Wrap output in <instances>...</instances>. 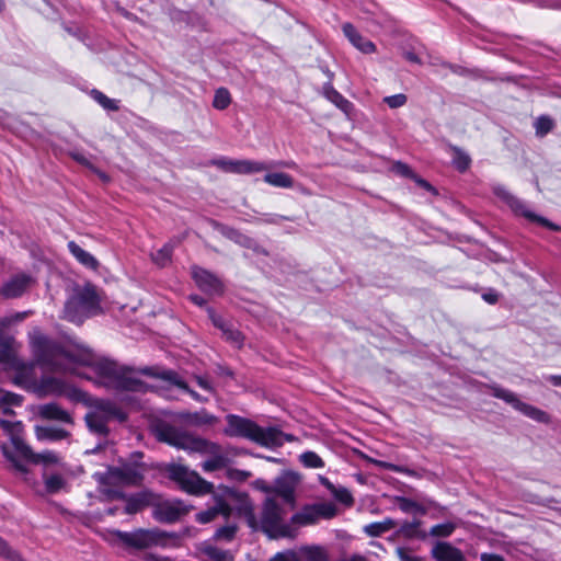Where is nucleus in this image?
<instances>
[{"label": "nucleus", "instance_id": "obj_18", "mask_svg": "<svg viewBox=\"0 0 561 561\" xmlns=\"http://www.w3.org/2000/svg\"><path fill=\"white\" fill-rule=\"evenodd\" d=\"M38 392L44 396H67L72 397L75 389L62 379L51 376L41 378L37 386Z\"/></svg>", "mask_w": 561, "mask_h": 561}, {"label": "nucleus", "instance_id": "obj_64", "mask_svg": "<svg viewBox=\"0 0 561 561\" xmlns=\"http://www.w3.org/2000/svg\"><path fill=\"white\" fill-rule=\"evenodd\" d=\"M547 380L556 387H561V375H550Z\"/></svg>", "mask_w": 561, "mask_h": 561}, {"label": "nucleus", "instance_id": "obj_15", "mask_svg": "<svg viewBox=\"0 0 561 561\" xmlns=\"http://www.w3.org/2000/svg\"><path fill=\"white\" fill-rule=\"evenodd\" d=\"M35 284L34 278L25 273L15 274L10 277L1 287L0 295L5 299L21 297Z\"/></svg>", "mask_w": 561, "mask_h": 561}, {"label": "nucleus", "instance_id": "obj_60", "mask_svg": "<svg viewBox=\"0 0 561 561\" xmlns=\"http://www.w3.org/2000/svg\"><path fill=\"white\" fill-rule=\"evenodd\" d=\"M28 312H20V313H16L14 314L13 317L11 318H7L2 321V324L3 325H7V324H11L13 322H18V321H22L24 320L26 317H27Z\"/></svg>", "mask_w": 561, "mask_h": 561}, {"label": "nucleus", "instance_id": "obj_44", "mask_svg": "<svg viewBox=\"0 0 561 561\" xmlns=\"http://www.w3.org/2000/svg\"><path fill=\"white\" fill-rule=\"evenodd\" d=\"M455 528L456 525L450 522L438 524L431 528L430 535L433 537H448L454 533Z\"/></svg>", "mask_w": 561, "mask_h": 561}, {"label": "nucleus", "instance_id": "obj_22", "mask_svg": "<svg viewBox=\"0 0 561 561\" xmlns=\"http://www.w3.org/2000/svg\"><path fill=\"white\" fill-rule=\"evenodd\" d=\"M435 561H466L462 551L449 542L439 541L432 549Z\"/></svg>", "mask_w": 561, "mask_h": 561}, {"label": "nucleus", "instance_id": "obj_59", "mask_svg": "<svg viewBox=\"0 0 561 561\" xmlns=\"http://www.w3.org/2000/svg\"><path fill=\"white\" fill-rule=\"evenodd\" d=\"M194 379L196 381V383L204 390L206 391H209V392H213L214 391V388L213 386L210 385V382L205 378V377H202V376H194Z\"/></svg>", "mask_w": 561, "mask_h": 561}, {"label": "nucleus", "instance_id": "obj_32", "mask_svg": "<svg viewBox=\"0 0 561 561\" xmlns=\"http://www.w3.org/2000/svg\"><path fill=\"white\" fill-rule=\"evenodd\" d=\"M264 182L282 188H290L294 186V179L284 172H273L264 175Z\"/></svg>", "mask_w": 561, "mask_h": 561}, {"label": "nucleus", "instance_id": "obj_63", "mask_svg": "<svg viewBox=\"0 0 561 561\" xmlns=\"http://www.w3.org/2000/svg\"><path fill=\"white\" fill-rule=\"evenodd\" d=\"M482 298L489 304H495L499 300V295L496 293H486L483 294Z\"/></svg>", "mask_w": 561, "mask_h": 561}, {"label": "nucleus", "instance_id": "obj_4", "mask_svg": "<svg viewBox=\"0 0 561 561\" xmlns=\"http://www.w3.org/2000/svg\"><path fill=\"white\" fill-rule=\"evenodd\" d=\"M0 449L3 457L10 462L11 468L21 474L28 473V468L24 462L55 465L60 460V457L51 450L34 453L22 438L14 439V451L4 443L0 445Z\"/></svg>", "mask_w": 561, "mask_h": 561}, {"label": "nucleus", "instance_id": "obj_8", "mask_svg": "<svg viewBox=\"0 0 561 561\" xmlns=\"http://www.w3.org/2000/svg\"><path fill=\"white\" fill-rule=\"evenodd\" d=\"M89 430L101 436H106L108 433L107 423L111 420L124 422L126 414L110 400H95L90 408V411L84 416Z\"/></svg>", "mask_w": 561, "mask_h": 561}, {"label": "nucleus", "instance_id": "obj_41", "mask_svg": "<svg viewBox=\"0 0 561 561\" xmlns=\"http://www.w3.org/2000/svg\"><path fill=\"white\" fill-rule=\"evenodd\" d=\"M205 554L207 556V561H232V556L228 551H224L216 547H207L205 548Z\"/></svg>", "mask_w": 561, "mask_h": 561}, {"label": "nucleus", "instance_id": "obj_9", "mask_svg": "<svg viewBox=\"0 0 561 561\" xmlns=\"http://www.w3.org/2000/svg\"><path fill=\"white\" fill-rule=\"evenodd\" d=\"M142 480V472L137 466L124 465L118 468L110 469L100 492L108 500L124 497V494L110 484L136 485Z\"/></svg>", "mask_w": 561, "mask_h": 561}, {"label": "nucleus", "instance_id": "obj_30", "mask_svg": "<svg viewBox=\"0 0 561 561\" xmlns=\"http://www.w3.org/2000/svg\"><path fill=\"white\" fill-rule=\"evenodd\" d=\"M325 98L332 102L336 107L343 111L345 114H348L352 110V103L346 100L340 92H337L331 85L324 88Z\"/></svg>", "mask_w": 561, "mask_h": 561}, {"label": "nucleus", "instance_id": "obj_54", "mask_svg": "<svg viewBox=\"0 0 561 561\" xmlns=\"http://www.w3.org/2000/svg\"><path fill=\"white\" fill-rule=\"evenodd\" d=\"M552 128V121L548 117H540L536 123L538 134L545 135Z\"/></svg>", "mask_w": 561, "mask_h": 561}, {"label": "nucleus", "instance_id": "obj_45", "mask_svg": "<svg viewBox=\"0 0 561 561\" xmlns=\"http://www.w3.org/2000/svg\"><path fill=\"white\" fill-rule=\"evenodd\" d=\"M300 460L308 468H321L324 466L322 459L313 451L304 453L300 456Z\"/></svg>", "mask_w": 561, "mask_h": 561}, {"label": "nucleus", "instance_id": "obj_1", "mask_svg": "<svg viewBox=\"0 0 561 561\" xmlns=\"http://www.w3.org/2000/svg\"><path fill=\"white\" fill-rule=\"evenodd\" d=\"M36 360L54 373H76V366H88L96 376V382L114 390L142 392L147 386L137 374L115 362L98 357L89 348L76 344H60L39 332L31 336Z\"/></svg>", "mask_w": 561, "mask_h": 561}, {"label": "nucleus", "instance_id": "obj_6", "mask_svg": "<svg viewBox=\"0 0 561 561\" xmlns=\"http://www.w3.org/2000/svg\"><path fill=\"white\" fill-rule=\"evenodd\" d=\"M100 310V298L95 287L87 285L73 290L65 305L64 316L73 323H81L85 318Z\"/></svg>", "mask_w": 561, "mask_h": 561}, {"label": "nucleus", "instance_id": "obj_51", "mask_svg": "<svg viewBox=\"0 0 561 561\" xmlns=\"http://www.w3.org/2000/svg\"><path fill=\"white\" fill-rule=\"evenodd\" d=\"M215 421H216V417L206 412L195 413L191 417V422L194 424H213Z\"/></svg>", "mask_w": 561, "mask_h": 561}, {"label": "nucleus", "instance_id": "obj_27", "mask_svg": "<svg viewBox=\"0 0 561 561\" xmlns=\"http://www.w3.org/2000/svg\"><path fill=\"white\" fill-rule=\"evenodd\" d=\"M178 243H179L178 240H170L157 252L151 253L152 262L160 267H164L168 264H170L173 250Z\"/></svg>", "mask_w": 561, "mask_h": 561}, {"label": "nucleus", "instance_id": "obj_17", "mask_svg": "<svg viewBox=\"0 0 561 561\" xmlns=\"http://www.w3.org/2000/svg\"><path fill=\"white\" fill-rule=\"evenodd\" d=\"M192 275L199 289H202L206 294H222L224 284L216 275L201 267H194L192 271Z\"/></svg>", "mask_w": 561, "mask_h": 561}, {"label": "nucleus", "instance_id": "obj_55", "mask_svg": "<svg viewBox=\"0 0 561 561\" xmlns=\"http://www.w3.org/2000/svg\"><path fill=\"white\" fill-rule=\"evenodd\" d=\"M209 318L215 327L220 329L222 332L225 329L229 327V324L218 314H216L213 310H208Z\"/></svg>", "mask_w": 561, "mask_h": 561}, {"label": "nucleus", "instance_id": "obj_23", "mask_svg": "<svg viewBox=\"0 0 561 561\" xmlns=\"http://www.w3.org/2000/svg\"><path fill=\"white\" fill-rule=\"evenodd\" d=\"M39 414L42 417L47 420H56L68 424L72 423V417L70 414L56 403L42 405L39 409Z\"/></svg>", "mask_w": 561, "mask_h": 561}, {"label": "nucleus", "instance_id": "obj_2", "mask_svg": "<svg viewBox=\"0 0 561 561\" xmlns=\"http://www.w3.org/2000/svg\"><path fill=\"white\" fill-rule=\"evenodd\" d=\"M159 438L176 448L207 456L208 458L202 463V468L206 472L228 467L233 458L242 454L241 450L234 447H222L216 443L194 436L186 431L170 425L160 428Z\"/></svg>", "mask_w": 561, "mask_h": 561}, {"label": "nucleus", "instance_id": "obj_7", "mask_svg": "<svg viewBox=\"0 0 561 561\" xmlns=\"http://www.w3.org/2000/svg\"><path fill=\"white\" fill-rule=\"evenodd\" d=\"M287 510L275 496L265 500L261 516V528L271 538L293 537L294 530L286 523Z\"/></svg>", "mask_w": 561, "mask_h": 561}, {"label": "nucleus", "instance_id": "obj_37", "mask_svg": "<svg viewBox=\"0 0 561 561\" xmlns=\"http://www.w3.org/2000/svg\"><path fill=\"white\" fill-rule=\"evenodd\" d=\"M451 151L454 165L461 172L466 171L471 162L470 157L457 147H453Z\"/></svg>", "mask_w": 561, "mask_h": 561}, {"label": "nucleus", "instance_id": "obj_39", "mask_svg": "<svg viewBox=\"0 0 561 561\" xmlns=\"http://www.w3.org/2000/svg\"><path fill=\"white\" fill-rule=\"evenodd\" d=\"M421 520H413L411 523H404L400 528V534L408 538L420 537L424 538L426 535L420 531Z\"/></svg>", "mask_w": 561, "mask_h": 561}, {"label": "nucleus", "instance_id": "obj_16", "mask_svg": "<svg viewBox=\"0 0 561 561\" xmlns=\"http://www.w3.org/2000/svg\"><path fill=\"white\" fill-rule=\"evenodd\" d=\"M187 512L181 501H165L154 507L153 517L161 523H174Z\"/></svg>", "mask_w": 561, "mask_h": 561}, {"label": "nucleus", "instance_id": "obj_26", "mask_svg": "<svg viewBox=\"0 0 561 561\" xmlns=\"http://www.w3.org/2000/svg\"><path fill=\"white\" fill-rule=\"evenodd\" d=\"M68 249L70 253L88 268L95 270L99 265L96 259L78 245L75 241L68 242Z\"/></svg>", "mask_w": 561, "mask_h": 561}, {"label": "nucleus", "instance_id": "obj_5", "mask_svg": "<svg viewBox=\"0 0 561 561\" xmlns=\"http://www.w3.org/2000/svg\"><path fill=\"white\" fill-rule=\"evenodd\" d=\"M113 535L127 548L145 550L152 547H170L176 545L178 536L159 528H138L134 531L114 530Z\"/></svg>", "mask_w": 561, "mask_h": 561}, {"label": "nucleus", "instance_id": "obj_48", "mask_svg": "<svg viewBox=\"0 0 561 561\" xmlns=\"http://www.w3.org/2000/svg\"><path fill=\"white\" fill-rule=\"evenodd\" d=\"M408 101V98L403 93L386 96L383 99V102L390 107V108H398L403 105H405Z\"/></svg>", "mask_w": 561, "mask_h": 561}, {"label": "nucleus", "instance_id": "obj_58", "mask_svg": "<svg viewBox=\"0 0 561 561\" xmlns=\"http://www.w3.org/2000/svg\"><path fill=\"white\" fill-rule=\"evenodd\" d=\"M228 476L232 479L244 481L249 477H251V473L249 471L238 470V469H230L228 470Z\"/></svg>", "mask_w": 561, "mask_h": 561}, {"label": "nucleus", "instance_id": "obj_13", "mask_svg": "<svg viewBox=\"0 0 561 561\" xmlns=\"http://www.w3.org/2000/svg\"><path fill=\"white\" fill-rule=\"evenodd\" d=\"M224 500L230 503L231 514L236 513L238 516L244 517L251 528H256L254 506L248 494L228 490Z\"/></svg>", "mask_w": 561, "mask_h": 561}, {"label": "nucleus", "instance_id": "obj_3", "mask_svg": "<svg viewBox=\"0 0 561 561\" xmlns=\"http://www.w3.org/2000/svg\"><path fill=\"white\" fill-rule=\"evenodd\" d=\"M225 434L231 437H243L264 447H278L284 444V440H291V436L275 427L263 428L249 419L233 414L227 416Z\"/></svg>", "mask_w": 561, "mask_h": 561}, {"label": "nucleus", "instance_id": "obj_29", "mask_svg": "<svg viewBox=\"0 0 561 561\" xmlns=\"http://www.w3.org/2000/svg\"><path fill=\"white\" fill-rule=\"evenodd\" d=\"M272 167H274V164H266L264 162L252 161V160H238V163L234 164V173H238V174L259 173V172L265 171Z\"/></svg>", "mask_w": 561, "mask_h": 561}, {"label": "nucleus", "instance_id": "obj_28", "mask_svg": "<svg viewBox=\"0 0 561 561\" xmlns=\"http://www.w3.org/2000/svg\"><path fill=\"white\" fill-rule=\"evenodd\" d=\"M20 404V396L0 389V417L12 415V408Z\"/></svg>", "mask_w": 561, "mask_h": 561}, {"label": "nucleus", "instance_id": "obj_61", "mask_svg": "<svg viewBox=\"0 0 561 561\" xmlns=\"http://www.w3.org/2000/svg\"><path fill=\"white\" fill-rule=\"evenodd\" d=\"M337 499L345 503V504H352L353 502V497L352 495L350 494V492L347 490H341L339 493H337Z\"/></svg>", "mask_w": 561, "mask_h": 561}, {"label": "nucleus", "instance_id": "obj_19", "mask_svg": "<svg viewBox=\"0 0 561 561\" xmlns=\"http://www.w3.org/2000/svg\"><path fill=\"white\" fill-rule=\"evenodd\" d=\"M295 484L296 480L293 474H284L276 479L275 485L273 490L270 488H264V491L271 492L273 491L275 495L279 496L284 504L288 506L289 508H293L294 506V491H295Z\"/></svg>", "mask_w": 561, "mask_h": 561}, {"label": "nucleus", "instance_id": "obj_10", "mask_svg": "<svg viewBox=\"0 0 561 561\" xmlns=\"http://www.w3.org/2000/svg\"><path fill=\"white\" fill-rule=\"evenodd\" d=\"M169 478L176 482L180 488L194 495H202L211 492L213 484L203 479L195 471L188 470L181 465H171L168 468Z\"/></svg>", "mask_w": 561, "mask_h": 561}, {"label": "nucleus", "instance_id": "obj_21", "mask_svg": "<svg viewBox=\"0 0 561 561\" xmlns=\"http://www.w3.org/2000/svg\"><path fill=\"white\" fill-rule=\"evenodd\" d=\"M342 31L351 44L359 51L364 54H373L376 51L375 44L362 36L351 23L343 24Z\"/></svg>", "mask_w": 561, "mask_h": 561}, {"label": "nucleus", "instance_id": "obj_46", "mask_svg": "<svg viewBox=\"0 0 561 561\" xmlns=\"http://www.w3.org/2000/svg\"><path fill=\"white\" fill-rule=\"evenodd\" d=\"M399 507L401 511L405 513L415 512L420 514H425V508L415 503L414 501H411L405 497L399 499Z\"/></svg>", "mask_w": 561, "mask_h": 561}, {"label": "nucleus", "instance_id": "obj_25", "mask_svg": "<svg viewBox=\"0 0 561 561\" xmlns=\"http://www.w3.org/2000/svg\"><path fill=\"white\" fill-rule=\"evenodd\" d=\"M36 437L39 440H61L69 437V432L57 426H36L35 427Z\"/></svg>", "mask_w": 561, "mask_h": 561}, {"label": "nucleus", "instance_id": "obj_43", "mask_svg": "<svg viewBox=\"0 0 561 561\" xmlns=\"http://www.w3.org/2000/svg\"><path fill=\"white\" fill-rule=\"evenodd\" d=\"M0 557L9 561H23L21 554L12 549L2 537H0Z\"/></svg>", "mask_w": 561, "mask_h": 561}, {"label": "nucleus", "instance_id": "obj_33", "mask_svg": "<svg viewBox=\"0 0 561 561\" xmlns=\"http://www.w3.org/2000/svg\"><path fill=\"white\" fill-rule=\"evenodd\" d=\"M220 231L228 239H230V240L234 241L236 243H239L243 247L251 248L254 243L251 238L242 234L241 232H239L238 230H236L233 228L221 226Z\"/></svg>", "mask_w": 561, "mask_h": 561}, {"label": "nucleus", "instance_id": "obj_35", "mask_svg": "<svg viewBox=\"0 0 561 561\" xmlns=\"http://www.w3.org/2000/svg\"><path fill=\"white\" fill-rule=\"evenodd\" d=\"M319 518V514L317 513L316 505L311 507H306L302 512L295 514L291 517V520L297 524L307 525L313 524Z\"/></svg>", "mask_w": 561, "mask_h": 561}, {"label": "nucleus", "instance_id": "obj_31", "mask_svg": "<svg viewBox=\"0 0 561 561\" xmlns=\"http://www.w3.org/2000/svg\"><path fill=\"white\" fill-rule=\"evenodd\" d=\"M396 522L391 518H386L381 522H375L364 527V533L370 537H379L382 534L393 529Z\"/></svg>", "mask_w": 561, "mask_h": 561}, {"label": "nucleus", "instance_id": "obj_34", "mask_svg": "<svg viewBox=\"0 0 561 561\" xmlns=\"http://www.w3.org/2000/svg\"><path fill=\"white\" fill-rule=\"evenodd\" d=\"M149 504V497L147 494H138L136 496L128 497L126 500L125 512L127 514H135L141 511Z\"/></svg>", "mask_w": 561, "mask_h": 561}, {"label": "nucleus", "instance_id": "obj_52", "mask_svg": "<svg viewBox=\"0 0 561 561\" xmlns=\"http://www.w3.org/2000/svg\"><path fill=\"white\" fill-rule=\"evenodd\" d=\"M308 561H327L325 552L320 548H311L306 550Z\"/></svg>", "mask_w": 561, "mask_h": 561}, {"label": "nucleus", "instance_id": "obj_14", "mask_svg": "<svg viewBox=\"0 0 561 561\" xmlns=\"http://www.w3.org/2000/svg\"><path fill=\"white\" fill-rule=\"evenodd\" d=\"M16 352L14 339L0 332V364L5 369L22 370L24 368V364L18 357Z\"/></svg>", "mask_w": 561, "mask_h": 561}, {"label": "nucleus", "instance_id": "obj_20", "mask_svg": "<svg viewBox=\"0 0 561 561\" xmlns=\"http://www.w3.org/2000/svg\"><path fill=\"white\" fill-rule=\"evenodd\" d=\"M214 500L215 503L213 506L196 515V520L201 524L214 522L218 516H222L225 519L231 516L230 503L225 501L222 496H215Z\"/></svg>", "mask_w": 561, "mask_h": 561}, {"label": "nucleus", "instance_id": "obj_47", "mask_svg": "<svg viewBox=\"0 0 561 561\" xmlns=\"http://www.w3.org/2000/svg\"><path fill=\"white\" fill-rule=\"evenodd\" d=\"M224 336L227 341L231 342L233 345L240 347L243 342L242 334L233 329L231 325H229L225 331L222 332Z\"/></svg>", "mask_w": 561, "mask_h": 561}, {"label": "nucleus", "instance_id": "obj_38", "mask_svg": "<svg viewBox=\"0 0 561 561\" xmlns=\"http://www.w3.org/2000/svg\"><path fill=\"white\" fill-rule=\"evenodd\" d=\"M21 426L20 422H13L11 420H7L4 417H0V427L11 436L12 446H9L14 451V439L21 438L18 434L19 428Z\"/></svg>", "mask_w": 561, "mask_h": 561}, {"label": "nucleus", "instance_id": "obj_11", "mask_svg": "<svg viewBox=\"0 0 561 561\" xmlns=\"http://www.w3.org/2000/svg\"><path fill=\"white\" fill-rule=\"evenodd\" d=\"M493 192L497 197L503 199L515 214L520 215V216L525 217L527 220H529L531 222H536V224L543 226L550 230H554V231L560 230L559 226L554 225L553 222L549 221L548 219H546L539 215H536L535 213L529 210L528 207L520 199H518L517 197L512 195L507 191L506 187H504L502 185H496L493 187Z\"/></svg>", "mask_w": 561, "mask_h": 561}, {"label": "nucleus", "instance_id": "obj_36", "mask_svg": "<svg viewBox=\"0 0 561 561\" xmlns=\"http://www.w3.org/2000/svg\"><path fill=\"white\" fill-rule=\"evenodd\" d=\"M44 483L48 493H57L65 489L66 480L60 474H51L44 477Z\"/></svg>", "mask_w": 561, "mask_h": 561}, {"label": "nucleus", "instance_id": "obj_42", "mask_svg": "<svg viewBox=\"0 0 561 561\" xmlns=\"http://www.w3.org/2000/svg\"><path fill=\"white\" fill-rule=\"evenodd\" d=\"M237 533V525L233 523H227L225 526L218 528L214 535L216 540L230 541L233 539Z\"/></svg>", "mask_w": 561, "mask_h": 561}, {"label": "nucleus", "instance_id": "obj_57", "mask_svg": "<svg viewBox=\"0 0 561 561\" xmlns=\"http://www.w3.org/2000/svg\"><path fill=\"white\" fill-rule=\"evenodd\" d=\"M238 163V160H227V159H220L215 161V164L221 168L225 171L233 172L234 173V164Z\"/></svg>", "mask_w": 561, "mask_h": 561}, {"label": "nucleus", "instance_id": "obj_49", "mask_svg": "<svg viewBox=\"0 0 561 561\" xmlns=\"http://www.w3.org/2000/svg\"><path fill=\"white\" fill-rule=\"evenodd\" d=\"M92 94L94 100L98 101L104 108L114 111L118 108L116 102L112 99H108L102 92L93 91Z\"/></svg>", "mask_w": 561, "mask_h": 561}, {"label": "nucleus", "instance_id": "obj_24", "mask_svg": "<svg viewBox=\"0 0 561 561\" xmlns=\"http://www.w3.org/2000/svg\"><path fill=\"white\" fill-rule=\"evenodd\" d=\"M160 378L165 380L178 388L187 392L194 400L198 402H206L207 399L198 394L196 391L192 390L187 383L173 370H164L161 373Z\"/></svg>", "mask_w": 561, "mask_h": 561}, {"label": "nucleus", "instance_id": "obj_56", "mask_svg": "<svg viewBox=\"0 0 561 561\" xmlns=\"http://www.w3.org/2000/svg\"><path fill=\"white\" fill-rule=\"evenodd\" d=\"M271 561H299L296 552L286 551L275 554Z\"/></svg>", "mask_w": 561, "mask_h": 561}, {"label": "nucleus", "instance_id": "obj_12", "mask_svg": "<svg viewBox=\"0 0 561 561\" xmlns=\"http://www.w3.org/2000/svg\"><path fill=\"white\" fill-rule=\"evenodd\" d=\"M491 389L492 394L495 398L504 400L506 403L511 404L515 410L522 412L524 415L542 423L549 421V416L545 411L520 401L514 392L497 386H493Z\"/></svg>", "mask_w": 561, "mask_h": 561}, {"label": "nucleus", "instance_id": "obj_40", "mask_svg": "<svg viewBox=\"0 0 561 561\" xmlns=\"http://www.w3.org/2000/svg\"><path fill=\"white\" fill-rule=\"evenodd\" d=\"M231 103V96L227 89L220 88L216 90L213 106L217 110H225Z\"/></svg>", "mask_w": 561, "mask_h": 561}, {"label": "nucleus", "instance_id": "obj_62", "mask_svg": "<svg viewBox=\"0 0 561 561\" xmlns=\"http://www.w3.org/2000/svg\"><path fill=\"white\" fill-rule=\"evenodd\" d=\"M481 561H505L501 556L494 553H482Z\"/></svg>", "mask_w": 561, "mask_h": 561}, {"label": "nucleus", "instance_id": "obj_50", "mask_svg": "<svg viewBox=\"0 0 561 561\" xmlns=\"http://www.w3.org/2000/svg\"><path fill=\"white\" fill-rule=\"evenodd\" d=\"M317 513L320 517L331 518L336 514V506L332 503H322L316 505Z\"/></svg>", "mask_w": 561, "mask_h": 561}, {"label": "nucleus", "instance_id": "obj_53", "mask_svg": "<svg viewBox=\"0 0 561 561\" xmlns=\"http://www.w3.org/2000/svg\"><path fill=\"white\" fill-rule=\"evenodd\" d=\"M396 554L399 558L400 561H424L423 558L416 557L412 554L408 549L405 548H397Z\"/></svg>", "mask_w": 561, "mask_h": 561}]
</instances>
